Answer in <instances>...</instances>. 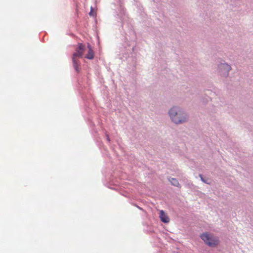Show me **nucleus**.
Returning <instances> with one entry per match:
<instances>
[{
    "label": "nucleus",
    "mask_w": 253,
    "mask_h": 253,
    "mask_svg": "<svg viewBox=\"0 0 253 253\" xmlns=\"http://www.w3.org/2000/svg\"><path fill=\"white\" fill-rule=\"evenodd\" d=\"M159 217L161 219V220L164 223H169V217L163 210H161L160 211Z\"/></svg>",
    "instance_id": "nucleus-5"
},
{
    "label": "nucleus",
    "mask_w": 253,
    "mask_h": 253,
    "mask_svg": "<svg viewBox=\"0 0 253 253\" xmlns=\"http://www.w3.org/2000/svg\"><path fill=\"white\" fill-rule=\"evenodd\" d=\"M169 180L171 182L172 185L178 187H180V184L179 183L178 180L174 178H169Z\"/></svg>",
    "instance_id": "nucleus-7"
},
{
    "label": "nucleus",
    "mask_w": 253,
    "mask_h": 253,
    "mask_svg": "<svg viewBox=\"0 0 253 253\" xmlns=\"http://www.w3.org/2000/svg\"><path fill=\"white\" fill-rule=\"evenodd\" d=\"M87 48L88 49L87 54L85 55V58L88 59H93L94 58V54L91 45L88 43Z\"/></svg>",
    "instance_id": "nucleus-6"
},
{
    "label": "nucleus",
    "mask_w": 253,
    "mask_h": 253,
    "mask_svg": "<svg viewBox=\"0 0 253 253\" xmlns=\"http://www.w3.org/2000/svg\"><path fill=\"white\" fill-rule=\"evenodd\" d=\"M219 69L220 72H221L223 75L227 76L228 75L229 71L231 70V68L230 66L227 64L222 63L219 66Z\"/></svg>",
    "instance_id": "nucleus-4"
},
{
    "label": "nucleus",
    "mask_w": 253,
    "mask_h": 253,
    "mask_svg": "<svg viewBox=\"0 0 253 253\" xmlns=\"http://www.w3.org/2000/svg\"><path fill=\"white\" fill-rule=\"evenodd\" d=\"M107 140L110 141V139H109V137L108 136V135H107Z\"/></svg>",
    "instance_id": "nucleus-9"
},
{
    "label": "nucleus",
    "mask_w": 253,
    "mask_h": 253,
    "mask_svg": "<svg viewBox=\"0 0 253 253\" xmlns=\"http://www.w3.org/2000/svg\"><path fill=\"white\" fill-rule=\"evenodd\" d=\"M169 115L172 121L176 124L183 123L186 120V114L182 111L175 107L170 109Z\"/></svg>",
    "instance_id": "nucleus-2"
},
{
    "label": "nucleus",
    "mask_w": 253,
    "mask_h": 253,
    "mask_svg": "<svg viewBox=\"0 0 253 253\" xmlns=\"http://www.w3.org/2000/svg\"><path fill=\"white\" fill-rule=\"evenodd\" d=\"M78 47L76 49V51L73 54L72 62L73 67L77 72L80 71V62L79 59L82 58L85 50V45L82 43H79Z\"/></svg>",
    "instance_id": "nucleus-1"
},
{
    "label": "nucleus",
    "mask_w": 253,
    "mask_h": 253,
    "mask_svg": "<svg viewBox=\"0 0 253 253\" xmlns=\"http://www.w3.org/2000/svg\"><path fill=\"white\" fill-rule=\"evenodd\" d=\"M201 239L210 247H215L218 243V239L211 234L205 233L201 235Z\"/></svg>",
    "instance_id": "nucleus-3"
},
{
    "label": "nucleus",
    "mask_w": 253,
    "mask_h": 253,
    "mask_svg": "<svg viewBox=\"0 0 253 253\" xmlns=\"http://www.w3.org/2000/svg\"><path fill=\"white\" fill-rule=\"evenodd\" d=\"M200 177H201V179L202 181H203L205 183H207V182L204 180V179L203 178L202 175L201 174H200Z\"/></svg>",
    "instance_id": "nucleus-8"
}]
</instances>
